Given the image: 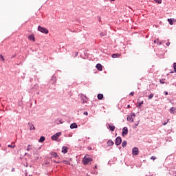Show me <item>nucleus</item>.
I'll return each mask as SVG.
<instances>
[{
    "instance_id": "nucleus-1",
    "label": "nucleus",
    "mask_w": 176,
    "mask_h": 176,
    "mask_svg": "<svg viewBox=\"0 0 176 176\" xmlns=\"http://www.w3.org/2000/svg\"><path fill=\"white\" fill-rule=\"evenodd\" d=\"M134 118H135V113H131L129 116L127 117L128 122H131L133 123L134 122Z\"/></svg>"
},
{
    "instance_id": "nucleus-2",
    "label": "nucleus",
    "mask_w": 176,
    "mask_h": 176,
    "mask_svg": "<svg viewBox=\"0 0 176 176\" xmlns=\"http://www.w3.org/2000/svg\"><path fill=\"white\" fill-rule=\"evenodd\" d=\"M60 135H61V132H58L54 135H52L51 138L52 141H57L58 137H60Z\"/></svg>"
},
{
    "instance_id": "nucleus-3",
    "label": "nucleus",
    "mask_w": 176,
    "mask_h": 176,
    "mask_svg": "<svg viewBox=\"0 0 176 176\" xmlns=\"http://www.w3.org/2000/svg\"><path fill=\"white\" fill-rule=\"evenodd\" d=\"M93 160L90 157H84L82 159V162L84 163V164H89V163H90V162H91Z\"/></svg>"
},
{
    "instance_id": "nucleus-4",
    "label": "nucleus",
    "mask_w": 176,
    "mask_h": 176,
    "mask_svg": "<svg viewBox=\"0 0 176 176\" xmlns=\"http://www.w3.org/2000/svg\"><path fill=\"white\" fill-rule=\"evenodd\" d=\"M127 134H129V129L126 126H125L122 129V137H126Z\"/></svg>"
},
{
    "instance_id": "nucleus-5",
    "label": "nucleus",
    "mask_w": 176,
    "mask_h": 176,
    "mask_svg": "<svg viewBox=\"0 0 176 176\" xmlns=\"http://www.w3.org/2000/svg\"><path fill=\"white\" fill-rule=\"evenodd\" d=\"M138 153H139L138 148L134 147V148L132 149V154H133L134 156H137V155H138Z\"/></svg>"
},
{
    "instance_id": "nucleus-6",
    "label": "nucleus",
    "mask_w": 176,
    "mask_h": 176,
    "mask_svg": "<svg viewBox=\"0 0 176 176\" xmlns=\"http://www.w3.org/2000/svg\"><path fill=\"white\" fill-rule=\"evenodd\" d=\"M116 145L118 146L122 144V138L120 137H117L116 139V142H115Z\"/></svg>"
},
{
    "instance_id": "nucleus-7",
    "label": "nucleus",
    "mask_w": 176,
    "mask_h": 176,
    "mask_svg": "<svg viewBox=\"0 0 176 176\" xmlns=\"http://www.w3.org/2000/svg\"><path fill=\"white\" fill-rule=\"evenodd\" d=\"M38 31H39L40 32H42L43 34H45V28L42 26H38Z\"/></svg>"
},
{
    "instance_id": "nucleus-8",
    "label": "nucleus",
    "mask_w": 176,
    "mask_h": 176,
    "mask_svg": "<svg viewBox=\"0 0 176 176\" xmlns=\"http://www.w3.org/2000/svg\"><path fill=\"white\" fill-rule=\"evenodd\" d=\"M122 56V54H113L111 55V57L113 58H119V57H120Z\"/></svg>"
},
{
    "instance_id": "nucleus-9",
    "label": "nucleus",
    "mask_w": 176,
    "mask_h": 176,
    "mask_svg": "<svg viewBox=\"0 0 176 176\" xmlns=\"http://www.w3.org/2000/svg\"><path fill=\"white\" fill-rule=\"evenodd\" d=\"M96 68H97L98 71H102V65L100 63H98L96 65Z\"/></svg>"
},
{
    "instance_id": "nucleus-10",
    "label": "nucleus",
    "mask_w": 176,
    "mask_h": 176,
    "mask_svg": "<svg viewBox=\"0 0 176 176\" xmlns=\"http://www.w3.org/2000/svg\"><path fill=\"white\" fill-rule=\"evenodd\" d=\"M109 128L110 129L111 131H115V126L112 124H109Z\"/></svg>"
},
{
    "instance_id": "nucleus-11",
    "label": "nucleus",
    "mask_w": 176,
    "mask_h": 176,
    "mask_svg": "<svg viewBox=\"0 0 176 176\" xmlns=\"http://www.w3.org/2000/svg\"><path fill=\"white\" fill-rule=\"evenodd\" d=\"M67 152H68V148H67V146H63L62 148V153H67Z\"/></svg>"
},
{
    "instance_id": "nucleus-12",
    "label": "nucleus",
    "mask_w": 176,
    "mask_h": 176,
    "mask_svg": "<svg viewBox=\"0 0 176 176\" xmlns=\"http://www.w3.org/2000/svg\"><path fill=\"white\" fill-rule=\"evenodd\" d=\"M29 41H33V42H35V36L34 35L28 36Z\"/></svg>"
},
{
    "instance_id": "nucleus-13",
    "label": "nucleus",
    "mask_w": 176,
    "mask_h": 176,
    "mask_svg": "<svg viewBox=\"0 0 176 176\" xmlns=\"http://www.w3.org/2000/svg\"><path fill=\"white\" fill-rule=\"evenodd\" d=\"M70 129H78V124L76 123H73L70 125Z\"/></svg>"
},
{
    "instance_id": "nucleus-14",
    "label": "nucleus",
    "mask_w": 176,
    "mask_h": 176,
    "mask_svg": "<svg viewBox=\"0 0 176 176\" xmlns=\"http://www.w3.org/2000/svg\"><path fill=\"white\" fill-rule=\"evenodd\" d=\"M56 124H63V123H64V122H63V120L61 119H58L56 120Z\"/></svg>"
},
{
    "instance_id": "nucleus-15",
    "label": "nucleus",
    "mask_w": 176,
    "mask_h": 176,
    "mask_svg": "<svg viewBox=\"0 0 176 176\" xmlns=\"http://www.w3.org/2000/svg\"><path fill=\"white\" fill-rule=\"evenodd\" d=\"M28 126H30V130H35V126L32 124V123H28Z\"/></svg>"
},
{
    "instance_id": "nucleus-16",
    "label": "nucleus",
    "mask_w": 176,
    "mask_h": 176,
    "mask_svg": "<svg viewBox=\"0 0 176 176\" xmlns=\"http://www.w3.org/2000/svg\"><path fill=\"white\" fill-rule=\"evenodd\" d=\"M81 98L82 100V102H87V97H86L85 96H82Z\"/></svg>"
},
{
    "instance_id": "nucleus-17",
    "label": "nucleus",
    "mask_w": 176,
    "mask_h": 176,
    "mask_svg": "<svg viewBox=\"0 0 176 176\" xmlns=\"http://www.w3.org/2000/svg\"><path fill=\"white\" fill-rule=\"evenodd\" d=\"M113 141H112V140H109L108 142H107V145H108V146H112V145H113Z\"/></svg>"
},
{
    "instance_id": "nucleus-18",
    "label": "nucleus",
    "mask_w": 176,
    "mask_h": 176,
    "mask_svg": "<svg viewBox=\"0 0 176 176\" xmlns=\"http://www.w3.org/2000/svg\"><path fill=\"white\" fill-rule=\"evenodd\" d=\"M98 98L99 100H102L104 98V95L102 94H98Z\"/></svg>"
},
{
    "instance_id": "nucleus-19",
    "label": "nucleus",
    "mask_w": 176,
    "mask_h": 176,
    "mask_svg": "<svg viewBox=\"0 0 176 176\" xmlns=\"http://www.w3.org/2000/svg\"><path fill=\"white\" fill-rule=\"evenodd\" d=\"M51 156H53V157H58V155H57V153L55 152H52Z\"/></svg>"
},
{
    "instance_id": "nucleus-20",
    "label": "nucleus",
    "mask_w": 176,
    "mask_h": 176,
    "mask_svg": "<svg viewBox=\"0 0 176 176\" xmlns=\"http://www.w3.org/2000/svg\"><path fill=\"white\" fill-rule=\"evenodd\" d=\"M168 23H169V24H170V25H173V21H174V19H168Z\"/></svg>"
},
{
    "instance_id": "nucleus-21",
    "label": "nucleus",
    "mask_w": 176,
    "mask_h": 176,
    "mask_svg": "<svg viewBox=\"0 0 176 176\" xmlns=\"http://www.w3.org/2000/svg\"><path fill=\"white\" fill-rule=\"evenodd\" d=\"M43 141H45V136H41V138L39 139L38 142H43Z\"/></svg>"
},
{
    "instance_id": "nucleus-22",
    "label": "nucleus",
    "mask_w": 176,
    "mask_h": 176,
    "mask_svg": "<svg viewBox=\"0 0 176 176\" xmlns=\"http://www.w3.org/2000/svg\"><path fill=\"white\" fill-rule=\"evenodd\" d=\"M127 146V141H123L122 142V146L123 148H124V146Z\"/></svg>"
},
{
    "instance_id": "nucleus-23",
    "label": "nucleus",
    "mask_w": 176,
    "mask_h": 176,
    "mask_svg": "<svg viewBox=\"0 0 176 176\" xmlns=\"http://www.w3.org/2000/svg\"><path fill=\"white\" fill-rule=\"evenodd\" d=\"M27 151H32V146L28 145V146Z\"/></svg>"
},
{
    "instance_id": "nucleus-24",
    "label": "nucleus",
    "mask_w": 176,
    "mask_h": 176,
    "mask_svg": "<svg viewBox=\"0 0 176 176\" xmlns=\"http://www.w3.org/2000/svg\"><path fill=\"white\" fill-rule=\"evenodd\" d=\"M153 94H151L149 96H148V100H151V98H153Z\"/></svg>"
},
{
    "instance_id": "nucleus-25",
    "label": "nucleus",
    "mask_w": 176,
    "mask_h": 176,
    "mask_svg": "<svg viewBox=\"0 0 176 176\" xmlns=\"http://www.w3.org/2000/svg\"><path fill=\"white\" fill-rule=\"evenodd\" d=\"M8 146V148H14V146H16V145H14V144H9Z\"/></svg>"
},
{
    "instance_id": "nucleus-26",
    "label": "nucleus",
    "mask_w": 176,
    "mask_h": 176,
    "mask_svg": "<svg viewBox=\"0 0 176 176\" xmlns=\"http://www.w3.org/2000/svg\"><path fill=\"white\" fill-rule=\"evenodd\" d=\"M142 104H144V101L138 102V106L139 107H141V105H142Z\"/></svg>"
},
{
    "instance_id": "nucleus-27",
    "label": "nucleus",
    "mask_w": 176,
    "mask_h": 176,
    "mask_svg": "<svg viewBox=\"0 0 176 176\" xmlns=\"http://www.w3.org/2000/svg\"><path fill=\"white\" fill-rule=\"evenodd\" d=\"M0 58L3 60L5 61V58H3V56L2 54H0Z\"/></svg>"
},
{
    "instance_id": "nucleus-28",
    "label": "nucleus",
    "mask_w": 176,
    "mask_h": 176,
    "mask_svg": "<svg viewBox=\"0 0 176 176\" xmlns=\"http://www.w3.org/2000/svg\"><path fill=\"white\" fill-rule=\"evenodd\" d=\"M160 83L162 84V85H164V79H161L160 80Z\"/></svg>"
},
{
    "instance_id": "nucleus-29",
    "label": "nucleus",
    "mask_w": 176,
    "mask_h": 176,
    "mask_svg": "<svg viewBox=\"0 0 176 176\" xmlns=\"http://www.w3.org/2000/svg\"><path fill=\"white\" fill-rule=\"evenodd\" d=\"M151 160H156V157L152 156V157H151Z\"/></svg>"
},
{
    "instance_id": "nucleus-30",
    "label": "nucleus",
    "mask_w": 176,
    "mask_h": 176,
    "mask_svg": "<svg viewBox=\"0 0 176 176\" xmlns=\"http://www.w3.org/2000/svg\"><path fill=\"white\" fill-rule=\"evenodd\" d=\"M155 2H157V3H162V0H155Z\"/></svg>"
},
{
    "instance_id": "nucleus-31",
    "label": "nucleus",
    "mask_w": 176,
    "mask_h": 176,
    "mask_svg": "<svg viewBox=\"0 0 176 176\" xmlns=\"http://www.w3.org/2000/svg\"><path fill=\"white\" fill-rule=\"evenodd\" d=\"M173 68H174L175 72H176V63H174Z\"/></svg>"
},
{
    "instance_id": "nucleus-32",
    "label": "nucleus",
    "mask_w": 176,
    "mask_h": 176,
    "mask_svg": "<svg viewBox=\"0 0 176 176\" xmlns=\"http://www.w3.org/2000/svg\"><path fill=\"white\" fill-rule=\"evenodd\" d=\"M65 164H71V162L69 161H65Z\"/></svg>"
},
{
    "instance_id": "nucleus-33",
    "label": "nucleus",
    "mask_w": 176,
    "mask_h": 176,
    "mask_svg": "<svg viewBox=\"0 0 176 176\" xmlns=\"http://www.w3.org/2000/svg\"><path fill=\"white\" fill-rule=\"evenodd\" d=\"M45 34H49V30H45Z\"/></svg>"
},
{
    "instance_id": "nucleus-34",
    "label": "nucleus",
    "mask_w": 176,
    "mask_h": 176,
    "mask_svg": "<svg viewBox=\"0 0 176 176\" xmlns=\"http://www.w3.org/2000/svg\"><path fill=\"white\" fill-rule=\"evenodd\" d=\"M166 46H168L170 45V41H168L166 43Z\"/></svg>"
},
{
    "instance_id": "nucleus-35",
    "label": "nucleus",
    "mask_w": 176,
    "mask_h": 176,
    "mask_svg": "<svg viewBox=\"0 0 176 176\" xmlns=\"http://www.w3.org/2000/svg\"><path fill=\"white\" fill-rule=\"evenodd\" d=\"M130 96H134V92H131Z\"/></svg>"
},
{
    "instance_id": "nucleus-36",
    "label": "nucleus",
    "mask_w": 176,
    "mask_h": 176,
    "mask_svg": "<svg viewBox=\"0 0 176 176\" xmlns=\"http://www.w3.org/2000/svg\"><path fill=\"white\" fill-rule=\"evenodd\" d=\"M164 93H165V96H168V92L165 91Z\"/></svg>"
},
{
    "instance_id": "nucleus-37",
    "label": "nucleus",
    "mask_w": 176,
    "mask_h": 176,
    "mask_svg": "<svg viewBox=\"0 0 176 176\" xmlns=\"http://www.w3.org/2000/svg\"><path fill=\"white\" fill-rule=\"evenodd\" d=\"M84 115H88L87 111H85V112H84Z\"/></svg>"
},
{
    "instance_id": "nucleus-38",
    "label": "nucleus",
    "mask_w": 176,
    "mask_h": 176,
    "mask_svg": "<svg viewBox=\"0 0 176 176\" xmlns=\"http://www.w3.org/2000/svg\"><path fill=\"white\" fill-rule=\"evenodd\" d=\"M166 124H167V122L163 123V126H166Z\"/></svg>"
},
{
    "instance_id": "nucleus-39",
    "label": "nucleus",
    "mask_w": 176,
    "mask_h": 176,
    "mask_svg": "<svg viewBox=\"0 0 176 176\" xmlns=\"http://www.w3.org/2000/svg\"><path fill=\"white\" fill-rule=\"evenodd\" d=\"M170 111H174V107H172V108L170 109Z\"/></svg>"
},
{
    "instance_id": "nucleus-40",
    "label": "nucleus",
    "mask_w": 176,
    "mask_h": 176,
    "mask_svg": "<svg viewBox=\"0 0 176 176\" xmlns=\"http://www.w3.org/2000/svg\"><path fill=\"white\" fill-rule=\"evenodd\" d=\"M100 36H104V34L102 33H101Z\"/></svg>"
},
{
    "instance_id": "nucleus-41",
    "label": "nucleus",
    "mask_w": 176,
    "mask_h": 176,
    "mask_svg": "<svg viewBox=\"0 0 176 176\" xmlns=\"http://www.w3.org/2000/svg\"><path fill=\"white\" fill-rule=\"evenodd\" d=\"M170 113H174V111H170Z\"/></svg>"
},
{
    "instance_id": "nucleus-42",
    "label": "nucleus",
    "mask_w": 176,
    "mask_h": 176,
    "mask_svg": "<svg viewBox=\"0 0 176 176\" xmlns=\"http://www.w3.org/2000/svg\"><path fill=\"white\" fill-rule=\"evenodd\" d=\"M154 43H156V40L154 41Z\"/></svg>"
},
{
    "instance_id": "nucleus-43",
    "label": "nucleus",
    "mask_w": 176,
    "mask_h": 176,
    "mask_svg": "<svg viewBox=\"0 0 176 176\" xmlns=\"http://www.w3.org/2000/svg\"><path fill=\"white\" fill-rule=\"evenodd\" d=\"M128 108H130V104L128 105Z\"/></svg>"
},
{
    "instance_id": "nucleus-44",
    "label": "nucleus",
    "mask_w": 176,
    "mask_h": 176,
    "mask_svg": "<svg viewBox=\"0 0 176 176\" xmlns=\"http://www.w3.org/2000/svg\"><path fill=\"white\" fill-rule=\"evenodd\" d=\"M14 170V168H12V171H13Z\"/></svg>"
},
{
    "instance_id": "nucleus-45",
    "label": "nucleus",
    "mask_w": 176,
    "mask_h": 176,
    "mask_svg": "<svg viewBox=\"0 0 176 176\" xmlns=\"http://www.w3.org/2000/svg\"><path fill=\"white\" fill-rule=\"evenodd\" d=\"M95 168H97V166H95Z\"/></svg>"
},
{
    "instance_id": "nucleus-46",
    "label": "nucleus",
    "mask_w": 176,
    "mask_h": 176,
    "mask_svg": "<svg viewBox=\"0 0 176 176\" xmlns=\"http://www.w3.org/2000/svg\"><path fill=\"white\" fill-rule=\"evenodd\" d=\"M38 149H41V147H38Z\"/></svg>"
},
{
    "instance_id": "nucleus-47",
    "label": "nucleus",
    "mask_w": 176,
    "mask_h": 176,
    "mask_svg": "<svg viewBox=\"0 0 176 176\" xmlns=\"http://www.w3.org/2000/svg\"><path fill=\"white\" fill-rule=\"evenodd\" d=\"M160 45H162V43H160Z\"/></svg>"
},
{
    "instance_id": "nucleus-48",
    "label": "nucleus",
    "mask_w": 176,
    "mask_h": 176,
    "mask_svg": "<svg viewBox=\"0 0 176 176\" xmlns=\"http://www.w3.org/2000/svg\"><path fill=\"white\" fill-rule=\"evenodd\" d=\"M111 1H115V0H111Z\"/></svg>"
}]
</instances>
